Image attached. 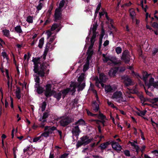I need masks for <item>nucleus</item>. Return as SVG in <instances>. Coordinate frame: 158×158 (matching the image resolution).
I'll return each mask as SVG.
<instances>
[{
  "label": "nucleus",
  "instance_id": "1",
  "mask_svg": "<svg viewBox=\"0 0 158 158\" xmlns=\"http://www.w3.org/2000/svg\"><path fill=\"white\" fill-rule=\"evenodd\" d=\"M142 73L143 77L142 79L145 82V85L147 86L148 89H150L151 90H153L154 88L158 89V81H154V79L153 77H151L148 83L147 82L148 77L151 75V73L148 74L146 71H144L142 72Z\"/></svg>",
  "mask_w": 158,
  "mask_h": 158
},
{
  "label": "nucleus",
  "instance_id": "2",
  "mask_svg": "<svg viewBox=\"0 0 158 158\" xmlns=\"http://www.w3.org/2000/svg\"><path fill=\"white\" fill-rule=\"evenodd\" d=\"M39 64H34V71L35 73H37L39 76L43 77L45 76V71L47 69V67L49 66V65L46 62H43L40 65V69L39 70Z\"/></svg>",
  "mask_w": 158,
  "mask_h": 158
},
{
  "label": "nucleus",
  "instance_id": "3",
  "mask_svg": "<svg viewBox=\"0 0 158 158\" xmlns=\"http://www.w3.org/2000/svg\"><path fill=\"white\" fill-rule=\"evenodd\" d=\"M92 139H89V137L87 136H83L80 138V141H78L76 144V148H79L82 145L85 146L91 142Z\"/></svg>",
  "mask_w": 158,
  "mask_h": 158
},
{
  "label": "nucleus",
  "instance_id": "4",
  "mask_svg": "<svg viewBox=\"0 0 158 158\" xmlns=\"http://www.w3.org/2000/svg\"><path fill=\"white\" fill-rule=\"evenodd\" d=\"M131 56L127 50H125L123 52L121 57V59L125 63H129L130 60Z\"/></svg>",
  "mask_w": 158,
  "mask_h": 158
},
{
  "label": "nucleus",
  "instance_id": "5",
  "mask_svg": "<svg viewBox=\"0 0 158 158\" xmlns=\"http://www.w3.org/2000/svg\"><path fill=\"white\" fill-rule=\"evenodd\" d=\"M73 119L69 116L65 117L64 118H62L60 121V125L63 127H65L72 123Z\"/></svg>",
  "mask_w": 158,
  "mask_h": 158
},
{
  "label": "nucleus",
  "instance_id": "6",
  "mask_svg": "<svg viewBox=\"0 0 158 158\" xmlns=\"http://www.w3.org/2000/svg\"><path fill=\"white\" fill-rule=\"evenodd\" d=\"M52 85L49 83L47 84L45 86L46 89H44V95L47 98L52 96L53 93L55 92L54 90H52Z\"/></svg>",
  "mask_w": 158,
  "mask_h": 158
},
{
  "label": "nucleus",
  "instance_id": "7",
  "mask_svg": "<svg viewBox=\"0 0 158 158\" xmlns=\"http://www.w3.org/2000/svg\"><path fill=\"white\" fill-rule=\"evenodd\" d=\"M122 79L123 80V83L126 86L128 87L133 85L132 80L129 76H123L122 77Z\"/></svg>",
  "mask_w": 158,
  "mask_h": 158
},
{
  "label": "nucleus",
  "instance_id": "8",
  "mask_svg": "<svg viewBox=\"0 0 158 158\" xmlns=\"http://www.w3.org/2000/svg\"><path fill=\"white\" fill-rule=\"evenodd\" d=\"M76 126L73 127L72 131V132L73 135H75L77 137V138L80 133L81 132L80 129L78 126V125H76Z\"/></svg>",
  "mask_w": 158,
  "mask_h": 158
},
{
  "label": "nucleus",
  "instance_id": "9",
  "mask_svg": "<svg viewBox=\"0 0 158 158\" xmlns=\"http://www.w3.org/2000/svg\"><path fill=\"white\" fill-rule=\"evenodd\" d=\"M111 144L112 148L118 152H120L122 149L121 146L117 142L112 141Z\"/></svg>",
  "mask_w": 158,
  "mask_h": 158
},
{
  "label": "nucleus",
  "instance_id": "10",
  "mask_svg": "<svg viewBox=\"0 0 158 158\" xmlns=\"http://www.w3.org/2000/svg\"><path fill=\"white\" fill-rule=\"evenodd\" d=\"M61 10L60 9H56L54 14L55 21L60 20L61 19L62 13Z\"/></svg>",
  "mask_w": 158,
  "mask_h": 158
},
{
  "label": "nucleus",
  "instance_id": "11",
  "mask_svg": "<svg viewBox=\"0 0 158 158\" xmlns=\"http://www.w3.org/2000/svg\"><path fill=\"white\" fill-rule=\"evenodd\" d=\"M118 72V68L115 67L113 69L109 70L108 75L110 77H114L116 76V73Z\"/></svg>",
  "mask_w": 158,
  "mask_h": 158
},
{
  "label": "nucleus",
  "instance_id": "12",
  "mask_svg": "<svg viewBox=\"0 0 158 158\" xmlns=\"http://www.w3.org/2000/svg\"><path fill=\"white\" fill-rule=\"evenodd\" d=\"M122 93L120 91H117L114 93L113 95L112 96L113 99H116L117 101L118 99H120L121 96H122Z\"/></svg>",
  "mask_w": 158,
  "mask_h": 158
},
{
  "label": "nucleus",
  "instance_id": "13",
  "mask_svg": "<svg viewBox=\"0 0 158 158\" xmlns=\"http://www.w3.org/2000/svg\"><path fill=\"white\" fill-rule=\"evenodd\" d=\"M92 106L93 111L95 112H97L99 111V104L96 101L93 102Z\"/></svg>",
  "mask_w": 158,
  "mask_h": 158
},
{
  "label": "nucleus",
  "instance_id": "14",
  "mask_svg": "<svg viewBox=\"0 0 158 158\" xmlns=\"http://www.w3.org/2000/svg\"><path fill=\"white\" fill-rule=\"evenodd\" d=\"M36 86H35L36 88V91L38 94H41L44 92L45 89L43 87L40 85V84H36Z\"/></svg>",
  "mask_w": 158,
  "mask_h": 158
},
{
  "label": "nucleus",
  "instance_id": "15",
  "mask_svg": "<svg viewBox=\"0 0 158 158\" xmlns=\"http://www.w3.org/2000/svg\"><path fill=\"white\" fill-rule=\"evenodd\" d=\"M99 79L101 82H105L108 79L104 73H101L99 74Z\"/></svg>",
  "mask_w": 158,
  "mask_h": 158
},
{
  "label": "nucleus",
  "instance_id": "16",
  "mask_svg": "<svg viewBox=\"0 0 158 158\" xmlns=\"http://www.w3.org/2000/svg\"><path fill=\"white\" fill-rule=\"evenodd\" d=\"M86 123L85 121L82 118H80L77 121L73 123V125H85Z\"/></svg>",
  "mask_w": 158,
  "mask_h": 158
},
{
  "label": "nucleus",
  "instance_id": "17",
  "mask_svg": "<svg viewBox=\"0 0 158 158\" xmlns=\"http://www.w3.org/2000/svg\"><path fill=\"white\" fill-rule=\"evenodd\" d=\"M52 95H53L54 97L56 98L57 101H59L60 99L61 98L62 94L61 92L57 93L55 91V92L53 93Z\"/></svg>",
  "mask_w": 158,
  "mask_h": 158
},
{
  "label": "nucleus",
  "instance_id": "18",
  "mask_svg": "<svg viewBox=\"0 0 158 158\" xmlns=\"http://www.w3.org/2000/svg\"><path fill=\"white\" fill-rule=\"evenodd\" d=\"M110 143H110V141L105 142L103 143H101L99 147H100L101 150H104L107 148L108 145H110Z\"/></svg>",
  "mask_w": 158,
  "mask_h": 158
},
{
  "label": "nucleus",
  "instance_id": "19",
  "mask_svg": "<svg viewBox=\"0 0 158 158\" xmlns=\"http://www.w3.org/2000/svg\"><path fill=\"white\" fill-rule=\"evenodd\" d=\"M70 91V89L69 88H67L62 90L61 92V94H62V98L64 99L67 94H68Z\"/></svg>",
  "mask_w": 158,
  "mask_h": 158
},
{
  "label": "nucleus",
  "instance_id": "20",
  "mask_svg": "<svg viewBox=\"0 0 158 158\" xmlns=\"http://www.w3.org/2000/svg\"><path fill=\"white\" fill-rule=\"evenodd\" d=\"M42 56L40 57H39L37 58H33L32 61L34 63V64H39L40 65L41 64V63L40 62L41 59H42Z\"/></svg>",
  "mask_w": 158,
  "mask_h": 158
},
{
  "label": "nucleus",
  "instance_id": "21",
  "mask_svg": "<svg viewBox=\"0 0 158 158\" xmlns=\"http://www.w3.org/2000/svg\"><path fill=\"white\" fill-rule=\"evenodd\" d=\"M2 32L3 33V35L7 37L9 39L11 38V37L10 36V32L8 30H2Z\"/></svg>",
  "mask_w": 158,
  "mask_h": 158
},
{
  "label": "nucleus",
  "instance_id": "22",
  "mask_svg": "<svg viewBox=\"0 0 158 158\" xmlns=\"http://www.w3.org/2000/svg\"><path fill=\"white\" fill-rule=\"evenodd\" d=\"M105 92L106 93L112 92L113 90L111 86L110 85H106L105 87Z\"/></svg>",
  "mask_w": 158,
  "mask_h": 158
},
{
  "label": "nucleus",
  "instance_id": "23",
  "mask_svg": "<svg viewBox=\"0 0 158 158\" xmlns=\"http://www.w3.org/2000/svg\"><path fill=\"white\" fill-rule=\"evenodd\" d=\"M98 118L100 119V120L103 119H107L106 116L103 115V114L100 111H99L98 114Z\"/></svg>",
  "mask_w": 158,
  "mask_h": 158
},
{
  "label": "nucleus",
  "instance_id": "24",
  "mask_svg": "<svg viewBox=\"0 0 158 158\" xmlns=\"http://www.w3.org/2000/svg\"><path fill=\"white\" fill-rule=\"evenodd\" d=\"M130 15L131 17V18L133 19L134 18L135 16V12L134 10L132 8L130 9L129 10Z\"/></svg>",
  "mask_w": 158,
  "mask_h": 158
},
{
  "label": "nucleus",
  "instance_id": "25",
  "mask_svg": "<svg viewBox=\"0 0 158 158\" xmlns=\"http://www.w3.org/2000/svg\"><path fill=\"white\" fill-rule=\"evenodd\" d=\"M85 82H83L81 84H80L77 85V87H78V91H81V90H82L83 89H84L85 87Z\"/></svg>",
  "mask_w": 158,
  "mask_h": 158
},
{
  "label": "nucleus",
  "instance_id": "26",
  "mask_svg": "<svg viewBox=\"0 0 158 158\" xmlns=\"http://www.w3.org/2000/svg\"><path fill=\"white\" fill-rule=\"evenodd\" d=\"M14 30L17 33H20L23 32L20 25L17 26L14 28Z\"/></svg>",
  "mask_w": 158,
  "mask_h": 158
},
{
  "label": "nucleus",
  "instance_id": "27",
  "mask_svg": "<svg viewBox=\"0 0 158 158\" xmlns=\"http://www.w3.org/2000/svg\"><path fill=\"white\" fill-rule=\"evenodd\" d=\"M44 42V38H42L39 40L38 47L40 48H42Z\"/></svg>",
  "mask_w": 158,
  "mask_h": 158
},
{
  "label": "nucleus",
  "instance_id": "28",
  "mask_svg": "<svg viewBox=\"0 0 158 158\" xmlns=\"http://www.w3.org/2000/svg\"><path fill=\"white\" fill-rule=\"evenodd\" d=\"M139 98L140 99L141 102H150V99H148V98H144L143 96V95H141L139 97Z\"/></svg>",
  "mask_w": 158,
  "mask_h": 158
},
{
  "label": "nucleus",
  "instance_id": "29",
  "mask_svg": "<svg viewBox=\"0 0 158 158\" xmlns=\"http://www.w3.org/2000/svg\"><path fill=\"white\" fill-rule=\"evenodd\" d=\"M53 8V6H52L49 7V9L47 12V18L49 19L50 17V15L52 13V11Z\"/></svg>",
  "mask_w": 158,
  "mask_h": 158
},
{
  "label": "nucleus",
  "instance_id": "30",
  "mask_svg": "<svg viewBox=\"0 0 158 158\" xmlns=\"http://www.w3.org/2000/svg\"><path fill=\"white\" fill-rule=\"evenodd\" d=\"M26 21L29 23H32L33 22V17L31 15H29L27 17Z\"/></svg>",
  "mask_w": 158,
  "mask_h": 158
},
{
  "label": "nucleus",
  "instance_id": "31",
  "mask_svg": "<svg viewBox=\"0 0 158 158\" xmlns=\"http://www.w3.org/2000/svg\"><path fill=\"white\" fill-rule=\"evenodd\" d=\"M84 78V73L79 76L78 78V81L80 84L83 81Z\"/></svg>",
  "mask_w": 158,
  "mask_h": 158
},
{
  "label": "nucleus",
  "instance_id": "32",
  "mask_svg": "<svg viewBox=\"0 0 158 158\" xmlns=\"http://www.w3.org/2000/svg\"><path fill=\"white\" fill-rule=\"evenodd\" d=\"M65 2V0H62L59 3V6L58 9H60L61 10L62 8L64 5V4Z\"/></svg>",
  "mask_w": 158,
  "mask_h": 158
},
{
  "label": "nucleus",
  "instance_id": "33",
  "mask_svg": "<svg viewBox=\"0 0 158 158\" xmlns=\"http://www.w3.org/2000/svg\"><path fill=\"white\" fill-rule=\"evenodd\" d=\"M47 106L46 102H43L41 105V111L42 112L44 111L46 106Z\"/></svg>",
  "mask_w": 158,
  "mask_h": 158
},
{
  "label": "nucleus",
  "instance_id": "34",
  "mask_svg": "<svg viewBox=\"0 0 158 158\" xmlns=\"http://www.w3.org/2000/svg\"><path fill=\"white\" fill-rule=\"evenodd\" d=\"M71 87H73V88L72 90H70V91L73 92H75L76 90V87H77V85L76 83H72V84L70 85Z\"/></svg>",
  "mask_w": 158,
  "mask_h": 158
},
{
  "label": "nucleus",
  "instance_id": "35",
  "mask_svg": "<svg viewBox=\"0 0 158 158\" xmlns=\"http://www.w3.org/2000/svg\"><path fill=\"white\" fill-rule=\"evenodd\" d=\"M47 53L48 52H46L45 51L44 52L43 55V56H42V57L41 58V61L42 62H45V60L46 57L47 55Z\"/></svg>",
  "mask_w": 158,
  "mask_h": 158
},
{
  "label": "nucleus",
  "instance_id": "36",
  "mask_svg": "<svg viewBox=\"0 0 158 158\" xmlns=\"http://www.w3.org/2000/svg\"><path fill=\"white\" fill-rule=\"evenodd\" d=\"M106 11L103 10L102 12H99V19L100 20L102 18V16H103L105 14Z\"/></svg>",
  "mask_w": 158,
  "mask_h": 158
},
{
  "label": "nucleus",
  "instance_id": "37",
  "mask_svg": "<svg viewBox=\"0 0 158 158\" xmlns=\"http://www.w3.org/2000/svg\"><path fill=\"white\" fill-rule=\"evenodd\" d=\"M115 51L117 54H119L122 52V49L121 47H117L115 48Z\"/></svg>",
  "mask_w": 158,
  "mask_h": 158
},
{
  "label": "nucleus",
  "instance_id": "38",
  "mask_svg": "<svg viewBox=\"0 0 158 158\" xmlns=\"http://www.w3.org/2000/svg\"><path fill=\"white\" fill-rule=\"evenodd\" d=\"M49 112L46 111L44 112L43 114V115L42 117V118L43 119H45L48 118L49 115Z\"/></svg>",
  "mask_w": 158,
  "mask_h": 158
},
{
  "label": "nucleus",
  "instance_id": "39",
  "mask_svg": "<svg viewBox=\"0 0 158 158\" xmlns=\"http://www.w3.org/2000/svg\"><path fill=\"white\" fill-rule=\"evenodd\" d=\"M58 27V24L57 23H53V25H52L51 27V30L52 31H53L55 30L56 28H57Z\"/></svg>",
  "mask_w": 158,
  "mask_h": 158
},
{
  "label": "nucleus",
  "instance_id": "40",
  "mask_svg": "<svg viewBox=\"0 0 158 158\" xmlns=\"http://www.w3.org/2000/svg\"><path fill=\"white\" fill-rule=\"evenodd\" d=\"M118 68V71L120 72H122L125 71V68L123 66L117 67Z\"/></svg>",
  "mask_w": 158,
  "mask_h": 158
},
{
  "label": "nucleus",
  "instance_id": "41",
  "mask_svg": "<svg viewBox=\"0 0 158 158\" xmlns=\"http://www.w3.org/2000/svg\"><path fill=\"white\" fill-rule=\"evenodd\" d=\"M40 135L41 137L42 136H44L45 137H47L49 136L48 132H47V131H45L43 132Z\"/></svg>",
  "mask_w": 158,
  "mask_h": 158
},
{
  "label": "nucleus",
  "instance_id": "42",
  "mask_svg": "<svg viewBox=\"0 0 158 158\" xmlns=\"http://www.w3.org/2000/svg\"><path fill=\"white\" fill-rule=\"evenodd\" d=\"M69 155V153H64L60 156L59 158H67Z\"/></svg>",
  "mask_w": 158,
  "mask_h": 158
},
{
  "label": "nucleus",
  "instance_id": "43",
  "mask_svg": "<svg viewBox=\"0 0 158 158\" xmlns=\"http://www.w3.org/2000/svg\"><path fill=\"white\" fill-rule=\"evenodd\" d=\"M152 26L154 28H157L158 30V23H157L153 22L152 24Z\"/></svg>",
  "mask_w": 158,
  "mask_h": 158
},
{
  "label": "nucleus",
  "instance_id": "44",
  "mask_svg": "<svg viewBox=\"0 0 158 158\" xmlns=\"http://www.w3.org/2000/svg\"><path fill=\"white\" fill-rule=\"evenodd\" d=\"M35 82H36L35 84V86H36V84H40L39 83L40 82V78L39 77V76H37L35 78Z\"/></svg>",
  "mask_w": 158,
  "mask_h": 158
},
{
  "label": "nucleus",
  "instance_id": "45",
  "mask_svg": "<svg viewBox=\"0 0 158 158\" xmlns=\"http://www.w3.org/2000/svg\"><path fill=\"white\" fill-rule=\"evenodd\" d=\"M144 89L145 90V93H146V94L149 96H152V93H151V92H149L148 91V89L147 88V89H146V88H145V87H144Z\"/></svg>",
  "mask_w": 158,
  "mask_h": 158
},
{
  "label": "nucleus",
  "instance_id": "46",
  "mask_svg": "<svg viewBox=\"0 0 158 158\" xmlns=\"http://www.w3.org/2000/svg\"><path fill=\"white\" fill-rule=\"evenodd\" d=\"M124 153L126 156H131L130 151L128 150H125L124 151Z\"/></svg>",
  "mask_w": 158,
  "mask_h": 158
},
{
  "label": "nucleus",
  "instance_id": "47",
  "mask_svg": "<svg viewBox=\"0 0 158 158\" xmlns=\"http://www.w3.org/2000/svg\"><path fill=\"white\" fill-rule=\"evenodd\" d=\"M133 149L135 150L136 152L137 153H139L140 150V148L139 145H136L135 146L133 147Z\"/></svg>",
  "mask_w": 158,
  "mask_h": 158
},
{
  "label": "nucleus",
  "instance_id": "48",
  "mask_svg": "<svg viewBox=\"0 0 158 158\" xmlns=\"http://www.w3.org/2000/svg\"><path fill=\"white\" fill-rule=\"evenodd\" d=\"M111 59H110L108 56H106L104 57V59H103V60L104 62L106 63L109 60L111 61Z\"/></svg>",
  "mask_w": 158,
  "mask_h": 158
},
{
  "label": "nucleus",
  "instance_id": "49",
  "mask_svg": "<svg viewBox=\"0 0 158 158\" xmlns=\"http://www.w3.org/2000/svg\"><path fill=\"white\" fill-rule=\"evenodd\" d=\"M41 135L40 136L35 137V138L33 139V142H36L38 141V140L41 138Z\"/></svg>",
  "mask_w": 158,
  "mask_h": 158
},
{
  "label": "nucleus",
  "instance_id": "50",
  "mask_svg": "<svg viewBox=\"0 0 158 158\" xmlns=\"http://www.w3.org/2000/svg\"><path fill=\"white\" fill-rule=\"evenodd\" d=\"M117 102H126V100H124L123 96H121V97H120V99H118Z\"/></svg>",
  "mask_w": 158,
  "mask_h": 158
},
{
  "label": "nucleus",
  "instance_id": "51",
  "mask_svg": "<svg viewBox=\"0 0 158 158\" xmlns=\"http://www.w3.org/2000/svg\"><path fill=\"white\" fill-rule=\"evenodd\" d=\"M46 33H47V39H49L52 35V33L50 30H48L47 31Z\"/></svg>",
  "mask_w": 158,
  "mask_h": 158
},
{
  "label": "nucleus",
  "instance_id": "52",
  "mask_svg": "<svg viewBox=\"0 0 158 158\" xmlns=\"http://www.w3.org/2000/svg\"><path fill=\"white\" fill-rule=\"evenodd\" d=\"M10 98L11 101V105L10 106L11 108L13 109L14 108V102H13V99L11 96L10 97Z\"/></svg>",
  "mask_w": 158,
  "mask_h": 158
},
{
  "label": "nucleus",
  "instance_id": "53",
  "mask_svg": "<svg viewBox=\"0 0 158 158\" xmlns=\"http://www.w3.org/2000/svg\"><path fill=\"white\" fill-rule=\"evenodd\" d=\"M89 69V66L85 64L83 65V72H85L87 70Z\"/></svg>",
  "mask_w": 158,
  "mask_h": 158
},
{
  "label": "nucleus",
  "instance_id": "54",
  "mask_svg": "<svg viewBox=\"0 0 158 158\" xmlns=\"http://www.w3.org/2000/svg\"><path fill=\"white\" fill-rule=\"evenodd\" d=\"M42 4L41 2H40L39 3L38 5L37 6L36 8L38 11H39V10H41V9H42Z\"/></svg>",
  "mask_w": 158,
  "mask_h": 158
},
{
  "label": "nucleus",
  "instance_id": "55",
  "mask_svg": "<svg viewBox=\"0 0 158 158\" xmlns=\"http://www.w3.org/2000/svg\"><path fill=\"white\" fill-rule=\"evenodd\" d=\"M107 104L108 106H110L113 108H115V106L114 105L113 103H112L111 102H109L108 101L107 102Z\"/></svg>",
  "mask_w": 158,
  "mask_h": 158
},
{
  "label": "nucleus",
  "instance_id": "56",
  "mask_svg": "<svg viewBox=\"0 0 158 158\" xmlns=\"http://www.w3.org/2000/svg\"><path fill=\"white\" fill-rule=\"evenodd\" d=\"M101 3L100 2L98 3L96 9V11L99 12V10L101 8Z\"/></svg>",
  "mask_w": 158,
  "mask_h": 158
},
{
  "label": "nucleus",
  "instance_id": "57",
  "mask_svg": "<svg viewBox=\"0 0 158 158\" xmlns=\"http://www.w3.org/2000/svg\"><path fill=\"white\" fill-rule=\"evenodd\" d=\"M158 52V49L156 48H155L152 51V56H154Z\"/></svg>",
  "mask_w": 158,
  "mask_h": 158
},
{
  "label": "nucleus",
  "instance_id": "58",
  "mask_svg": "<svg viewBox=\"0 0 158 158\" xmlns=\"http://www.w3.org/2000/svg\"><path fill=\"white\" fill-rule=\"evenodd\" d=\"M2 56L3 58H8V55H7L6 53L5 52H2Z\"/></svg>",
  "mask_w": 158,
  "mask_h": 158
},
{
  "label": "nucleus",
  "instance_id": "59",
  "mask_svg": "<svg viewBox=\"0 0 158 158\" xmlns=\"http://www.w3.org/2000/svg\"><path fill=\"white\" fill-rule=\"evenodd\" d=\"M105 34V30L103 29L102 28V30L101 31V34L100 37H102L103 38V37L104 36V35Z\"/></svg>",
  "mask_w": 158,
  "mask_h": 158
},
{
  "label": "nucleus",
  "instance_id": "60",
  "mask_svg": "<svg viewBox=\"0 0 158 158\" xmlns=\"http://www.w3.org/2000/svg\"><path fill=\"white\" fill-rule=\"evenodd\" d=\"M146 148V146L145 145H143L141 147V149H140V148L139 150L140 151L142 152V153H143L145 149Z\"/></svg>",
  "mask_w": 158,
  "mask_h": 158
},
{
  "label": "nucleus",
  "instance_id": "61",
  "mask_svg": "<svg viewBox=\"0 0 158 158\" xmlns=\"http://www.w3.org/2000/svg\"><path fill=\"white\" fill-rule=\"evenodd\" d=\"M140 116H144L145 115L147 111L146 110H144L143 111H140Z\"/></svg>",
  "mask_w": 158,
  "mask_h": 158
},
{
  "label": "nucleus",
  "instance_id": "62",
  "mask_svg": "<svg viewBox=\"0 0 158 158\" xmlns=\"http://www.w3.org/2000/svg\"><path fill=\"white\" fill-rule=\"evenodd\" d=\"M48 19L46 20L45 21V22L44 24V26H45L46 25H47L49 23H50V20H49L48 19Z\"/></svg>",
  "mask_w": 158,
  "mask_h": 158
},
{
  "label": "nucleus",
  "instance_id": "63",
  "mask_svg": "<svg viewBox=\"0 0 158 158\" xmlns=\"http://www.w3.org/2000/svg\"><path fill=\"white\" fill-rule=\"evenodd\" d=\"M87 53L88 54V55L92 56L93 54V51H91V50L89 49H88Z\"/></svg>",
  "mask_w": 158,
  "mask_h": 158
},
{
  "label": "nucleus",
  "instance_id": "64",
  "mask_svg": "<svg viewBox=\"0 0 158 158\" xmlns=\"http://www.w3.org/2000/svg\"><path fill=\"white\" fill-rule=\"evenodd\" d=\"M17 99H20L21 97V93H15Z\"/></svg>",
  "mask_w": 158,
  "mask_h": 158
}]
</instances>
